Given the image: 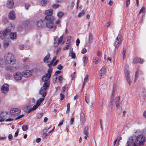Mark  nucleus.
<instances>
[{
  "instance_id": "obj_1",
  "label": "nucleus",
  "mask_w": 146,
  "mask_h": 146,
  "mask_svg": "<svg viewBox=\"0 0 146 146\" xmlns=\"http://www.w3.org/2000/svg\"><path fill=\"white\" fill-rule=\"evenodd\" d=\"M4 60L5 63L10 64H14L16 62V60L14 56L11 53L5 54Z\"/></svg>"
},
{
  "instance_id": "obj_2",
  "label": "nucleus",
  "mask_w": 146,
  "mask_h": 146,
  "mask_svg": "<svg viewBox=\"0 0 146 146\" xmlns=\"http://www.w3.org/2000/svg\"><path fill=\"white\" fill-rule=\"evenodd\" d=\"M52 69L49 68L48 70V73L45 75H44L42 78V80L45 82L44 86L46 85V86L48 87L50 84V78L51 76V73L52 72Z\"/></svg>"
},
{
  "instance_id": "obj_3",
  "label": "nucleus",
  "mask_w": 146,
  "mask_h": 146,
  "mask_svg": "<svg viewBox=\"0 0 146 146\" xmlns=\"http://www.w3.org/2000/svg\"><path fill=\"white\" fill-rule=\"evenodd\" d=\"M54 20V18L53 17H51L49 20H48L46 24V27L50 29L54 28V29H56V25H54L53 23Z\"/></svg>"
},
{
  "instance_id": "obj_4",
  "label": "nucleus",
  "mask_w": 146,
  "mask_h": 146,
  "mask_svg": "<svg viewBox=\"0 0 146 146\" xmlns=\"http://www.w3.org/2000/svg\"><path fill=\"white\" fill-rule=\"evenodd\" d=\"M136 140L137 142L139 143V145H142L146 140V136L143 134H141L137 136Z\"/></svg>"
},
{
  "instance_id": "obj_5",
  "label": "nucleus",
  "mask_w": 146,
  "mask_h": 146,
  "mask_svg": "<svg viewBox=\"0 0 146 146\" xmlns=\"http://www.w3.org/2000/svg\"><path fill=\"white\" fill-rule=\"evenodd\" d=\"M46 85L44 86L43 85V86L40 88V90L39 92V93L41 95H42V97L44 98L46 96V89L48 88L49 86H48V87L46 86Z\"/></svg>"
},
{
  "instance_id": "obj_6",
  "label": "nucleus",
  "mask_w": 146,
  "mask_h": 146,
  "mask_svg": "<svg viewBox=\"0 0 146 146\" xmlns=\"http://www.w3.org/2000/svg\"><path fill=\"white\" fill-rule=\"evenodd\" d=\"M9 32V29H6L5 30L0 31V39L3 40L5 39L7 36V33Z\"/></svg>"
},
{
  "instance_id": "obj_7",
  "label": "nucleus",
  "mask_w": 146,
  "mask_h": 146,
  "mask_svg": "<svg viewBox=\"0 0 146 146\" xmlns=\"http://www.w3.org/2000/svg\"><path fill=\"white\" fill-rule=\"evenodd\" d=\"M121 35L119 34L114 42V46L116 48H117L121 43Z\"/></svg>"
},
{
  "instance_id": "obj_8",
  "label": "nucleus",
  "mask_w": 146,
  "mask_h": 146,
  "mask_svg": "<svg viewBox=\"0 0 146 146\" xmlns=\"http://www.w3.org/2000/svg\"><path fill=\"white\" fill-rule=\"evenodd\" d=\"M10 112L11 115L17 116L20 114L21 110L17 108H13L10 110Z\"/></svg>"
},
{
  "instance_id": "obj_9",
  "label": "nucleus",
  "mask_w": 146,
  "mask_h": 146,
  "mask_svg": "<svg viewBox=\"0 0 146 146\" xmlns=\"http://www.w3.org/2000/svg\"><path fill=\"white\" fill-rule=\"evenodd\" d=\"M13 76L16 80L19 81L22 79V77L23 76L22 73L17 72L14 74Z\"/></svg>"
},
{
  "instance_id": "obj_10",
  "label": "nucleus",
  "mask_w": 146,
  "mask_h": 146,
  "mask_svg": "<svg viewBox=\"0 0 146 146\" xmlns=\"http://www.w3.org/2000/svg\"><path fill=\"white\" fill-rule=\"evenodd\" d=\"M127 146H137L135 140L130 138L127 142Z\"/></svg>"
},
{
  "instance_id": "obj_11",
  "label": "nucleus",
  "mask_w": 146,
  "mask_h": 146,
  "mask_svg": "<svg viewBox=\"0 0 146 146\" xmlns=\"http://www.w3.org/2000/svg\"><path fill=\"white\" fill-rule=\"evenodd\" d=\"M106 68L104 67H102L100 70L99 74V78L100 79L102 77H104L106 75Z\"/></svg>"
},
{
  "instance_id": "obj_12",
  "label": "nucleus",
  "mask_w": 146,
  "mask_h": 146,
  "mask_svg": "<svg viewBox=\"0 0 146 146\" xmlns=\"http://www.w3.org/2000/svg\"><path fill=\"white\" fill-rule=\"evenodd\" d=\"M63 38V36H61L59 39H58L57 37H56L54 38V44L55 46H57L60 43L62 42Z\"/></svg>"
},
{
  "instance_id": "obj_13",
  "label": "nucleus",
  "mask_w": 146,
  "mask_h": 146,
  "mask_svg": "<svg viewBox=\"0 0 146 146\" xmlns=\"http://www.w3.org/2000/svg\"><path fill=\"white\" fill-rule=\"evenodd\" d=\"M23 76L28 78L31 76L32 74V72L29 70L24 71L22 73Z\"/></svg>"
},
{
  "instance_id": "obj_14",
  "label": "nucleus",
  "mask_w": 146,
  "mask_h": 146,
  "mask_svg": "<svg viewBox=\"0 0 146 146\" xmlns=\"http://www.w3.org/2000/svg\"><path fill=\"white\" fill-rule=\"evenodd\" d=\"M14 4L13 0H8L6 4L7 7L9 9H12L14 6Z\"/></svg>"
},
{
  "instance_id": "obj_15",
  "label": "nucleus",
  "mask_w": 146,
  "mask_h": 146,
  "mask_svg": "<svg viewBox=\"0 0 146 146\" xmlns=\"http://www.w3.org/2000/svg\"><path fill=\"white\" fill-rule=\"evenodd\" d=\"M9 85L8 84H4L1 87V91L4 93H7L9 90Z\"/></svg>"
},
{
  "instance_id": "obj_16",
  "label": "nucleus",
  "mask_w": 146,
  "mask_h": 146,
  "mask_svg": "<svg viewBox=\"0 0 146 146\" xmlns=\"http://www.w3.org/2000/svg\"><path fill=\"white\" fill-rule=\"evenodd\" d=\"M45 22L43 20H40L36 22V25L39 28H43L45 27Z\"/></svg>"
},
{
  "instance_id": "obj_17",
  "label": "nucleus",
  "mask_w": 146,
  "mask_h": 146,
  "mask_svg": "<svg viewBox=\"0 0 146 146\" xmlns=\"http://www.w3.org/2000/svg\"><path fill=\"white\" fill-rule=\"evenodd\" d=\"M23 110L24 112L29 113L32 111L31 107L30 106H25Z\"/></svg>"
},
{
  "instance_id": "obj_18",
  "label": "nucleus",
  "mask_w": 146,
  "mask_h": 146,
  "mask_svg": "<svg viewBox=\"0 0 146 146\" xmlns=\"http://www.w3.org/2000/svg\"><path fill=\"white\" fill-rule=\"evenodd\" d=\"M9 18L12 20H14L15 19V14L13 11H10L9 14Z\"/></svg>"
},
{
  "instance_id": "obj_19",
  "label": "nucleus",
  "mask_w": 146,
  "mask_h": 146,
  "mask_svg": "<svg viewBox=\"0 0 146 146\" xmlns=\"http://www.w3.org/2000/svg\"><path fill=\"white\" fill-rule=\"evenodd\" d=\"M53 13V11L52 9H49L46 10L44 12L45 14L47 16L52 15Z\"/></svg>"
},
{
  "instance_id": "obj_20",
  "label": "nucleus",
  "mask_w": 146,
  "mask_h": 146,
  "mask_svg": "<svg viewBox=\"0 0 146 146\" xmlns=\"http://www.w3.org/2000/svg\"><path fill=\"white\" fill-rule=\"evenodd\" d=\"M5 62L4 59L0 57V68H3L5 67Z\"/></svg>"
},
{
  "instance_id": "obj_21",
  "label": "nucleus",
  "mask_w": 146,
  "mask_h": 146,
  "mask_svg": "<svg viewBox=\"0 0 146 146\" xmlns=\"http://www.w3.org/2000/svg\"><path fill=\"white\" fill-rule=\"evenodd\" d=\"M144 62L143 59L139 58H136L133 60V63H136L137 62H140L141 63H143Z\"/></svg>"
},
{
  "instance_id": "obj_22",
  "label": "nucleus",
  "mask_w": 146,
  "mask_h": 146,
  "mask_svg": "<svg viewBox=\"0 0 146 146\" xmlns=\"http://www.w3.org/2000/svg\"><path fill=\"white\" fill-rule=\"evenodd\" d=\"M50 57L49 54H48L43 59V62L46 63H48L49 62V60Z\"/></svg>"
},
{
  "instance_id": "obj_23",
  "label": "nucleus",
  "mask_w": 146,
  "mask_h": 146,
  "mask_svg": "<svg viewBox=\"0 0 146 146\" xmlns=\"http://www.w3.org/2000/svg\"><path fill=\"white\" fill-rule=\"evenodd\" d=\"M115 104L116 107L117 108H119V102L120 101V98L119 97H117L115 100Z\"/></svg>"
},
{
  "instance_id": "obj_24",
  "label": "nucleus",
  "mask_w": 146,
  "mask_h": 146,
  "mask_svg": "<svg viewBox=\"0 0 146 146\" xmlns=\"http://www.w3.org/2000/svg\"><path fill=\"white\" fill-rule=\"evenodd\" d=\"M80 121L82 124H83L85 121V117L84 114L82 113H81Z\"/></svg>"
},
{
  "instance_id": "obj_25",
  "label": "nucleus",
  "mask_w": 146,
  "mask_h": 146,
  "mask_svg": "<svg viewBox=\"0 0 146 146\" xmlns=\"http://www.w3.org/2000/svg\"><path fill=\"white\" fill-rule=\"evenodd\" d=\"M48 133V132L47 133V129H44L43 130V133L42 135V137L43 138H45Z\"/></svg>"
},
{
  "instance_id": "obj_26",
  "label": "nucleus",
  "mask_w": 146,
  "mask_h": 146,
  "mask_svg": "<svg viewBox=\"0 0 146 146\" xmlns=\"http://www.w3.org/2000/svg\"><path fill=\"white\" fill-rule=\"evenodd\" d=\"M91 99L90 96L89 94H88L86 95L85 101L88 104V102H90Z\"/></svg>"
},
{
  "instance_id": "obj_27",
  "label": "nucleus",
  "mask_w": 146,
  "mask_h": 146,
  "mask_svg": "<svg viewBox=\"0 0 146 146\" xmlns=\"http://www.w3.org/2000/svg\"><path fill=\"white\" fill-rule=\"evenodd\" d=\"M16 34L14 33H12L10 35V37L11 39L14 40L16 39Z\"/></svg>"
},
{
  "instance_id": "obj_28",
  "label": "nucleus",
  "mask_w": 146,
  "mask_h": 146,
  "mask_svg": "<svg viewBox=\"0 0 146 146\" xmlns=\"http://www.w3.org/2000/svg\"><path fill=\"white\" fill-rule=\"evenodd\" d=\"M56 58V57H55L52 60H51L50 63L48 65V66L49 67V68H51L52 65L54 63V61L55 60Z\"/></svg>"
},
{
  "instance_id": "obj_29",
  "label": "nucleus",
  "mask_w": 146,
  "mask_h": 146,
  "mask_svg": "<svg viewBox=\"0 0 146 146\" xmlns=\"http://www.w3.org/2000/svg\"><path fill=\"white\" fill-rule=\"evenodd\" d=\"M88 79V75H86L84 78V82H83L82 86V88H83L84 87V86L85 85V83L86 82H87Z\"/></svg>"
},
{
  "instance_id": "obj_30",
  "label": "nucleus",
  "mask_w": 146,
  "mask_h": 146,
  "mask_svg": "<svg viewBox=\"0 0 146 146\" xmlns=\"http://www.w3.org/2000/svg\"><path fill=\"white\" fill-rule=\"evenodd\" d=\"M9 45V41H5L3 44V46L4 48H7Z\"/></svg>"
},
{
  "instance_id": "obj_31",
  "label": "nucleus",
  "mask_w": 146,
  "mask_h": 146,
  "mask_svg": "<svg viewBox=\"0 0 146 146\" xmlns=\"http://www.w3.org/2000/svg\"><path fill=\"white\" fill-rule=\"evenodd\" d=\"M93 62L95 64H97L98 63L99 59L97 57H93Z\"/></svg>"
},
{
  "instance_id": "obj_32",
  "label": "nucleus",
  "mask_w": 146,
  "mask_h": 146,
  "mask_svg": "<svg viewBox=\"0 0 146 146\" xmlns=\"http://www.w3.org/2000/svg\"><path fill=\"white\" fill-rule=\"evenodd\" d=\"M93 38L92 35L91 33H90L89 35L88 43H91L92 42Z\"/></svg>"
},
{
  "instance_id": "obj_33",
  "label": "nucleus",
  "mask_w": 146,
  "mask_h": 146,
  "mask_svg": "<svg viewBox=\"0 0 146 146\" xmlns=\"http://www.w3.org/2000/svg\"><path fill=\"white\" fill-rule=\"evenodd\" d=\"M44 100V99L43 98H40L37 101L36 104L37 105V106H39L41 103L43 102Z\"/></svg>"
},
{
  "instance_id": "obj_34",
  "label": "nucleus",
  "mask_w": 146,
  "mask_h": 146,
  "mask_svg": "<svg viewBox=\"0 0 146 146\" xmlns=\"http://www.w3.org/2000/svg\"><path fill=\"white\" fill-rule=\"evenodd\" d=\"M145 8L144 7H143L140 9L139 13V14L141 13H143L145 14Z\"/></svg>"
},
{
  "instance_id": "obj_35",
  "label": "nucleus",
  "mask_w": 146,
  "mask_h": 146,
  "mask_svg": "<svg viewBox=\"0 0 146 146\" xmlns=\"http://www.w3.org/2000/svg\"><path fill=\"white\" fill-rule=\"evenodd\" d=\"M88 129L87 127H85L84 129V134L88 136L89 133L88 132Z\"/></svg>"
},
{
  "instance_id": "obj_36",
  "label": "nucleus",
  "mask_w": 146,
  "mask_h": 146,
  "mask_svg": "<svg viewBox=\"0 0 146 146\" xmlns=\"http://www.w3.org/2000/svg\"><path fill=\"white\" fill-rule=\"evenodd\" d=\"M40 4L42 6H45L47 3V0H41Z\"/></svg>"
},
{
  "instance_id": "obj_37",
  "label": "nucleus",
  "mask_w": 146,
  "mask_h": 146,
  "mask_svg": "<svg viewBox=\"0 0 146 146\" xmlns=\"http://www.w3.org/2000/svg\"><path fill=\"white\" fill-rule=\"evenodd\" d=\"M15 27V26L14 24H11L10 25V26H9V28L11 27L12 28L10 29H9V28H7V29H9V32L10 31H13V29Z\"/></svg>"
},
{
  "instance_id": "obj_38",
  "label": "nucleus",
  "mask_w": 146,
  "mask_h": 146,
  "mask_svg": "<svg viewBox=\"0 0 146 146\" xmlns=\"http://www.w3.org/2000/svg\"><path fill=\"white\" fill-rule=\"evenodd\" d=\"M69 55L72 58L75 59V58L76 55L73 52L72 50L71 51V52L70 54H69Z\"/></svg>"
},
{
  "instance_id": "obj_39",
  "label": "nucleus",
  "mask_w": 146,
  "mask_h": 146,
  "mask_svg": "<svg viewBox=\"0 0 146 146\" xmlns=\"http://www.w3.org/2000/svg\"><path fill=\"white\" fill-rule=\"evenodd\" d=\"M85 14V12L84 11L82 10V12L80 13L78 15V17H81L83 16Z\"/></svg>"
},
{
  "instance_id": "obj_40",
  "label": "nucleus",
  "mask_w": 146,
  "mask_h": 146,
  "mask_svg": "<svg viewBox=\"0 0 146 146\" xmlns=\"http://www.w3.org/2000/svg\"><path fill=\"white\" fill-rule=\"evenodd\" d=\"M22 128L23 131H25L27 130L28 127L27 125H25L22 127Z\"/></svg>"
},
{
  "instance_id": "obj_41",
  "label": "nucleus",
  "mask_w": 146,
  "mask_h": 146,
  "mask_svg": "<svg viewBox=\"0 0 146 146\" xmlns=\"http://www.w3.org/2000/svg\"><path fill=\"white\" fill-rule=\"evenodd\" d=\"M63 15V14L62 12H60L58 13L57 15L59 18H61Z\"/></svg>"
},
{
  "instance_id": "obj_42",
  "label": "nucleus",
  "mask_w": 146,
  "mask_h": 146,
  "mask_svg": "<svg viewBox=\"0 0 146 146\" xmlns=\"http://www.w3.org/2000/svg\"><path fill=\"white\" fill-rule=\"evenodd\" d=\"M13 66H9L8 67H5V69L6 70H9L11 71H13Z\"/></svg>"
},
{
  "instance_id": "obj_43",
  "label": "nucleus",
  "mask_w": 146,
  "mask_h": 146,
  "mask_svg": "<svg viewBox=\"0 0 146 146\" xmlns=\"http://www.w3.org/2000/svg\"><path fill=\"white\" fill-rule=\"evenodd\" d=\"M60 5L58 4H54L52 5V7L54 9H57L59 7Z\"/></svg>"
},
{
  "instance_id": "obj_44",
  "label": "nucleus",
  "mask_w": 146,
  "mask_h": 146,
  "mask_svg": "<svg viewBox=\"0 0 146 146\" xmlns=\"http://www.w3.org/2000/svg\"><path fill=\"white\" fill-rule=\"evenodd\" d=\"M88 60V57L86 56H84L83 58V61L84 63H86L87 62Z\"/></svg>"
},
{
  "instance_id": "obj_45",
  "label": "nucleus",
  "mask_w": 146,
  "mask_h": 146,
  "mask_svg": "<svg viewBox=\"0 0 146 146\" xmlns=\"http://www.w3.org/2000/svg\"><path fill=\"white\" fill-rule=\"evenodd\" d=\"M63 80V78L62 76H59L58 77V80L60 82V83H61L62 82Z\"/></svg>"
},
{
  "instance_id": "obj_46",
  "label": "nucleus",
  "mask_w": 146,
  "mask_h": 146,
  "mask_svg": "<svg viewBox=\"0 0 146 146\" xmlns=\"http://www.w3.org/2000/svg\"><path fill=\"white\" fill-rule=\"evenodd\" d=\"M38 106H37V104L34 105L33 107V108H31L32 110H35Z\"/></svg>"
},
{
  "instance_id": "obj_47",
  "label": "nucleus",
  "mask_w": 146,
  "mask_h": 146,
  "mask_svg": "<svg viewBox=\"0 0 146 146\" xmlns=\"http://www.w3.org/2000/svg\"><path fill=\"white\" fill-rule=\"evenodd\" d=\"M12 75L10 74H7L6 76V79H9L11 77Z\"/></svg>"
},
{
  "instance_id": "obj_48",
  "label": "nucleus",
  "mask_w": 146,
  "mask_h": 146,
  "mask_svg": "<svg viewBox=\"0 0 146 146\" xmlns=\"http://www.w3.org/2000/svg\"><path fill=\"white\" fill-rule=\"evenodd\" d=\"M96 55L99 57H100L102 55L101 52L100 51H98L96 53Z\"/></svg>"
},
{
  "instance_id": "obj_49",
  "label": "nucleus",
  "mask_w": 146,
  "mask_h": 146,
  "mask_svg": "<svg viewBox=\"0 0 146 146\" xmlns=\"http://www.w3.org/2000/svg\"><path fill=\"white\" fill-rule=\"evenodd\" d=\"M130 0H126V7H128L130 4Z\"/></svg>"
},
{
  "instance_id": "obj_50",
  "label": "nucleus",
  "mask_w": 146,
  "mask_h": 146,
  "mask_svg": "<svg viewBox=\"0 0 146 146\" xmlns=\"http://www.w3.org/2000/svg\"><path fill=\"white\" fill-rule=\"evenodd\" d=\"M24 47V45L23 44L20 45L19 47V48L21 50H23Z\"/></svg>"
},
{
  "instance_id": "obj_51",
  "label": "nucleus",
  "mask_w": 146,
  "mask_h": 146,
  "mask_svg": "<svg viewBox=\"0 0 146 146\" xmlns=\"http://www.w3.org/2000/svg\"><path fill=\"white\" fill-rule=\"evenodd\" d=\"M86 52L87 50L85 48H84L82 49L81 51V53L83 54H84Z\"/></svg>"
},
{
  "instance_id": "obj_52",
  "label": "nucleus",
  "mask_w": 146,
  "mask_h": 146,
  "mask_svg": "<svg viewBox=\"0 0 146 146\" xmlns=\"http://www.w3.org/2000/svg\"><path fill=\"white\" fill-rule=\"evenodd\" d=\"M70 104L68 103L67 105V111L68 113L70 111Z\"/></svg>"
},
{
  "instance_id": "obj_53",
  "label": "nucleus",
  "mask_w": 146,
  "mask_h": 146,
  "mask_svg": "<svg viewBox=\"0 0 146 146\" xmlns=\"http://www.w3.org/2000/svg\"><path fill=\"white\" fill-rule=\"evenodd\" d=\"M126 79L129 84H130V80L129 76H126Z\"/></svg>"
},
{
  "instance_id": "obj_54",
  "label": "nucleus",
  "mask_w": 146,
  "mask_h": 146,
  "mask_svg": "<svg viewBox=\"0 0 146 146\" xmlns=\"http://www.w3.org/2000/svg\"><path fill=\"white\" fill-rule=\"evenodd\" d=\"M142 92L143 93V95L146 97V90L145 88H144L143 89Z\"/></svg>"
},
{
  "instance_id": "obj_55",
  "label": "nucleus",
  "mask_w": 146,
  "mask_h": 146,
  "mask_svg": "<svg viewBox=\"0 0 146 146\" xmlns=\"http://www.w3.org/2000/svg\"><path fill=\"white\" fill-rule=\"evenodd\" d=\"M5 119V117L4 116H0V122L3 121Z\"/></svg>"
},
{
  "instance_id": "obj_56",
  "label": "nucleus",
  "mask_w": 146,
  "mask_h": 146,
  "mask_svg": "<svg viewBox=\"0 0 146 146\" xmlns=\"http://www.w3.org/2000/svg\"><path fill=\"white\" fill-rule=\"evenodd\" d=\"M24 115L23 114H22L20 115H19V116H18V117H17L16 118H15V119H21V118L22 117H23L24 116Z\"/></svg>"
},
{
  "instance_id": "obj_57",
  "label": "nucleus",
  "mask_w": 146,
  "mask_h": 146,
  "mask_svg": "<svg viewBox=\"0 0 146 146\" xmlns=\"http://www.w3.org/2000/svg\"><path fill=\"white\" fill-rule=\"evenodd\" d=\"M63 68V66L60 64L58 66L57 68L58 69L61 70Z\"/></svg>"
},
{
  "instance_id": "obj_58",
  "label": "nucleus",
  "mask_w": 146,
  "mask_h": 146,
  "mask_svg": "<svg viewBox=\"0 0 146 146\" xmlns=\"http://www.w3.org/2000/svg\"><path fill=\"white\" fill-rule=\"evenodd\" d=\"M30 7V5L29 4H26L25 5V7L26 9H28Z\"/></svg>"
},
{
  "instance_id": "obj_59",
  "label": "nucleus",
  "mask_w": 146,
  "mask_h": 146,
  "mask_svg": "<svg viewBox=\"0 0 146 146\" xmlns=\"http://www.w3.org/2000/svg\"><path fill=\"white\" fill-rule=\"evenodd\" d=\"M60 97L61 98L60 100H62L64 99V95L63 94H62L61 93H60Z\"/></svg>"
},
{
  "instance_id": "obj_60",
  "label": "nucleus",
  "mask_w": 146,
  "mask_h": 146,
  "mask_svg": "<svg viewBox=\"0 0 146 146\" xmlns=\"http://www.w3.org/2000/svg\"><path fill=\"white\" fill-rule=\"evenodd\" d=\"M19 67L18 66H13V71H15L18 69Z\"/></svg>"
},
{
  "instance_id": "obj_61",
  "label": "nucleus",
  "mask_w": 146,
  "mask_h": 146,
  "mask_svg": "<svg viewBox=\"0 0 146 146\" xmlns=\"http://www.w3.org/2000/svg\"><path fill=\"white\" fill-rule=\"evenodd\" d=\"M70 46L69 45H68L66 46L64 48V50H66V49H68L69 47H70Z\"/></svg>"
},
{
  "instance_id": "obj_62",
  "label": "nucleus",
  "mask_w": 146,
  "mask_h": 146,
  "mask_svg": "<svg viewBox=\"0 0 146 146\" xmlns=\"http://www.w3.org/2000/svg\"><path fill=\"white\" fill-rule=\"evenodd\" d=\"M8 137V139H9V140L10 141L11 140V139L13 138V136L11 134H9V135Z\"/></svg>"
},
{
  "instance_id": "obj_63",
  "label": "nucleus",
  "mask_w": 146,
  "mask_h": 146,
  "mask_svg": "<svg viewBox=\"0 0 146 146\" xmlns=\"http://www.w3.org/2000/svg\"><path fill=\"white\" fill-rule=\"evenodd\" d=\"M42 115V114L41 113H38L37 115V118H40Z\"/></svg>"
},
{
  "instance_id": "obj_64",
  "label": "nucleus",
  "mask_w": 146,
  "mask_h": 146,
  "mask_svg": "<svg viewBox=\"0 0 146 146\" xmlns=\"http://www.w3.org/2000/svg\"><path fill=\"white\" fill-rule=\"evenodd\" d=\"M80 42V40H79L78 39L76 40V45L77 46H78L79 45Z\"/></svg>"
}]
</instances>
